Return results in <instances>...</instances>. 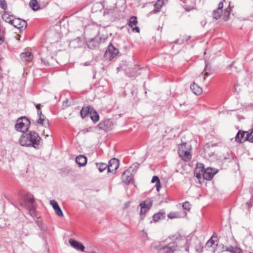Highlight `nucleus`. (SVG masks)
<instances>
[{
    "mask_svg": "<svg viewBox=\"0 0 253 253\" xmlns=\"http://www.w3.org/2000/svg\"><path fill=\"white\" fill-rule=\"evenodd\" d=\"M41 138L38 133L30 131L28 134L22 135L19 140L20 144L22 146H32L37 147L40 143Z\"/></svg>",
    "mask_w": 253,
    "mask_h": 253,
    "instance_id": "nucleus-1",
    "label": "nucleus"
},
{
    "mask_svg": "<svg viewBox=\"0 0 253 253\" xmlns=\"http://www.w3.org/2000/svg\"><path fill=\"white\" fill-rule=\"evenodd\" d=\"M162 243L160 242L154 245V249L157 253H173L178 247V244L176 242L169 243L167 245H163Z\"/></svg>",
    "mask_w": 253,
    "mask_h": 253,
    "instance_id": "nucleus-2",
    "label": "nucleus"
},
{
    "mask_svg": "<svg viewBox=\"0 0 253 253\" xmlns=\"http://www.w3.org/2000/svg\"><path fill=\"white\" fill-rule=\"evenodd\" d=\"M192 146L188 143H183L178 145V154L183 161L187 162L192 158Z\"/></svg>",
    "mask_w": 253,
    "mask_h": 253,
    "instance_id": "nucleus-3",
    "label": "nucleus"
},
{
    "mask_svg": "<svg viewBox=\"0 0 253 253\" xmlns=\"http://www.w3.org/2000/svg\"><path fill=\"white\" fill-rule=\"evenodd\" d=\"M30 125L29 119L26 117H22L17 120L15 128L18 131L24 132L28 129Z\"/></svg>",
    "mask_w": 253,
    "mask_h": 253,
    "instance_id": "nucleus-4",
    "label": "nucleus"
},
{
    "mask_svg": "<svg viewBox=\"0 0 253 253\" xmlns=\"http://www.w3.org/2000/svg\"><path fill=\"white\" fill-rule=\"evenodd\" d=\"M119 53V50L111 43L108 46V49L105 53V56L111 60Z\"/></svg>",
    "mask_w": 253,
    "mask_h": 253,
    "instance_id": "nucleus-5",
    "label": "nucleus"
},
{
    "mask_svg": "<svg viewBox=\"0 0 253 253\" xmlns=\"http://www.w3.org/2000/svg\"><path fill=\"white\" fill-rule=\"evenodd\" d=\"M152 205V201L150 199H148L141 203L139 205L141 207V211L140 212V214H145V213L150 209Z\"/></svg>",
    "mask_w": 253,
    "mask_h": 253,
    "instance_id": "nucleus-6",
    "label": "nucleus"
},
{
    "mask_svg": "<svg viewBox=\"0 0 253 253\" xmlns=\"http://www.w3.org/2000/svg\"><path fill=\"white\" fill-rule=\"evenodd\" d=\"M11 25L20 30H23L27 27V24L26 21L22 19L15 18L12 20Z\"/></svg>",
    "mask_w": 253,
    "mask_h": 253,
    "instance_id": "nucleus-7",
    "label": "nucleus"
},
{
    "mask_svg": "<svg viewBox=\"0 0 253 253\" xmlns=\"http://www.w3.org/2000/svg\"><path fill=\"white\" fill-rule=\"evenodd\" d=\"M119 166V162L116 158L112 159L110 160L108 167V171L109 172L115 173Z\"/></svg>",
    "mask_w": 253,
    "mask_h": 253,
    "instance_id": "nucleus-8",
    "label": "nucleus"
},
{
    "mask_svg": "<svg viewBox=\"0 0 253 253\" xmlns=\"http://www.w3.org/2000/svg\"><path fill=\"white\" fill-rule=\"evenodd\" d=\"M186 214V212L183 209H180L177 211L170 212L168 214V217L170 219L182 218L185 217Z\"/></svg>",
    "mask_w": 253,
    "mask_h": 253,
    "instance_id": "nucleus-9",
    "label": "nucleus"
},
{
    "mask_svg": "<svg viewBox=\"0 0 253 253\" xmlns=\"http://www.w3.org/2000/svg\"><path fill=\"white\" fill-rule=\"evenodd\" d=\"M216 171L210 168H208L203 172V178L205 180H211L215 174Z\"/></svg>",
    "mask_w": 253,
    "mask_h": 253,
    "instance_id": "nucleus-10",
    "label": "nucleus"
},
{
    "mask_svg": "<svg viewBox=\"0 0 253 253\" xmlns=\"http://www.w3.org/2000/svg\"><path fill=\"white\" fill-rule=\"evenodd\" d=\"M247 133V131L239 130L235 136V141L238 143H243L245 141H248V140H245Z\"/></svg>",
    "mask_w": 253,
    "mask_h": 253,
    "instance_id": "nucleus-11",
    "label": "nucleus"
},
{
    "mask_svg": "<svg viewBox=\"0 0 253 253\" xmlns=\"http://www.w3.org/2000/svg\"><path fill=\"white\" fill-rule=\"evenodd\" d=\"M204 165L199 163L194 171V175L200 180L203 176V172L204 171Z\"/></svg>",
    "mask_w": 253,
    "mask_h": 253,
    "instance_id": "nucleus-12",
    "label": "nucleus"
},
{
    "mask_svg": "<svg viewBox=\"0 0 253 253\" xmlns=\"http://www.w3.org/2000/svg\"><path fill=\"white\" fill-rule=\"evenodd\" d=\"M69 243L73 248L77 250L84 252V246L82 243L72 239L69 240Z\"/></svg>",
    "mask_w": 253,
    "mask_h": 253,
    "instance_id": "nucleus-13",
    "label": "nucleus"
},
{
    "mask_svg": "<svg viewBox=\"0 0 253 253\" xmlns=\"http://www.w3.org/2000/svg\"><path fill=\"white\" fill-rule=\"evenodd\" d=\"M50 204L52 206L53 209L57 215L61 217L63 216V213L57 202L54 200H51L50 201Z\"/></svg>",
    "mask_w": 253,
    "mask_h": 253,
    "instance_id": "nucleus-14",
    "label": "nucleus"
},
{
    "mask_svg": "<svg viewBox=\"0 0 253 253\" xmlns=\"http://www.w3.org/2000/svg\"><path fill=\"white\" fill-rule=\"evenodd\" d=\"M100 125L101 126V127H102L103 129L108 131L112 128V127L113 126V124L112 121L110 120H105L102 123L100 124Z\"/></svg>",
    "mask_w": 253,
    "mask_h": 253,
    "instance_id": "nucleus-15",
    "label": "nucleus"
},
{
    "mask_svg": "<svg viewBox=\"0 0 253 253\" xmlns=\"http://www.w3.org/2000/svg\"><path fill=\"white\" fill-rule=\"evenodd\" d=\"M98 38L95 37L87 42V45L88 48L94 49L99 46V42L98 41Z\"/></svg>",
    "mask_w": 253,
    "mask_h": 253,
    "instance_id": "nucleus-16",
    "label": "nucleus"
},
{
    "mask_svg": "<svg viewBox=\"0 0 253 253\" xmlns=\"http://www.w3.org/2000/svg\"><path fill=\"white\" fill-rule=\"evenodd\" d=\"M137 24V21L136 17L132 16L129 20L128 25L129 26L132 28L133 31H135L137 33L139 32V29L138 27L136 26Z\"/></svg>",
    "mask_w": 253,
    "mask_h": 253,
    "instance_id": "nucleus-17",
    "label": "nucleus"
},
{
    "mask_svg": "<svg viewBox=\"0 0 253 253\" xmlns=\"http://www.w3.org/2000/svg\"><path fill=\"white\" fill-rule=\"evenodd\" d=\"M217 237L212 236L211 238L207 242L206 244V247L207 248H210L213 247V249L217 246Z\"/></svg>",
    "mask_w": 253,
    "mask_h": 253,
    "instance_id": "nucleus-18",
    "label": "nucleus"
},
{
    "mask_svg": "<svg viewBox=\"0 0 253 253\" xmlns=\"http://www.w3.org/2000/svg\"><path fill=\"white\" fill-rule=\"evenodd\" d=\"M76 161L80 167H84L86 164L87 158L84 155H80L76 157Z\"/></svg>",
    "mask_w": 253,
    "mask_h": 253,
    "instance_id": "nucleus-19",
    "label": "nucleus"
},
{
    "mask_svg": "<svg viewBox=\"0 0 253 253\" xmlns=\"http://www.w3.org/2000/svg\"><path fill=\"white\" fill-rule=\"evenodd\" d=\"M132 178L131 173H130L129 171L128 170H126L123 172L122 174V179L124 182L128 183L131 181Z\"/></svg>",
    "mask_w": 253,
    "mask_h": 253,
    "instance_id": "nucleus-20",
    "label": "nucleus"
},
{
    "mask_svg": "<svg viewBox=\"0 0 253 253\" xmlns=\"http://www.w3.org/2000/svg\"><path fill=\"white\" fill-rule=\"evenodd\" d=\"M38 124L44 126L45 127H48L49 126V122L47 119L45 118L43 115L39 116V119L37 121Z\"/></svg>",
    "mask_w": 253,
    "mask_h": 253,
    "instance_id": "nucleus-21",
    "label": "nucleus"
},
{
    "mask_svg": "<svg viewBox=\"0 0 253 253\" xmlns=\"http://www.w3.org/2000/svg\"><path fill=\"white\" fill-rule=\"evenodd\" d=\"M93 110V107L91 106L84 107L82 108L81 111V116L83 118L86 117L88 114H91V112Z\"/></svg>",
    "mask_w": 253,
    "mask_h": 253,
    "instance_id": "nucleus-22",
    "label": "nucleus"
},
{
    "mask_svg": "<svg viewBox=\"0 0 253 253\" xmlns=\"http://www.w3.org/2000/svg\"><path fill=\"white\" fill-rule=\"evenodd\" d=\"M190 89L192 90L193 92L196 95L201 94L203 91L202 88L194 83L191 85Z\"/></svg>",
    "mask_w": 253,
    "mask_h": 253,
    "instance_id": "nucleus-23",
    "label": "nucleus"
},
{
    "mask_svg": "<svg viewBox=\"0 0 253 253\" xmlns=\"http://www.w3.org/2000/svg\"><path fill=\"white\" fill-rule=\"evenodd\" d=\"M25 207L34 205L35 200L34 196L31 194H27L25 198Z\"/></svg>",
    "mask_w": 253,
    "mask_h": 253,
    "instance_id": "nucleus-24",
    "label": "nucleus"
},
{
    "mask_svg": "<svg viewBox=\"0 0 253 253\" xmlns=\"http://www.w3.org/2000/svg\"><path fill=\"white\" fill-rule=\"evenodd\" d=\"M165 216H166V213L163 210H162V211H161L160 212H159L157 213H155L153 216V219L155 222H157L160 219H164L165 217Z\"/></svg>",
    "mask_w": 253,
    "mask_h": 253,
    "instance_id": "nucleus-25",
    "label": "nucleus"
},
{
    "mask_svg": "<svg viewBox=\"0 0 253 253\" xmlns=\"http://www.w3.org/2000/svg\"><path fill=\"white\" fill-rule=\"evenodd\" d=\"M164 4V1L163 0H158L156 3L155 4V8L153 10L150 14H154L158 12L160 9Z\"/></svg>",
    "mask_w": 253,
    "mask_h": 253,
    "instance_id": "nucleus-26",
    "label": "nucleus"
},
{
    "mask_svg": "<svg viewBox=\"0 0 253 253\" xmlns=\"http://www.w3.org/2000/svg\"><path fill=\"white\" fill-rule=\"evenodd\" d=\"M20 57L22 60L29 61L32 59L33 56L30 52H25L21 53Z\"/></svg>",
    "mask_w": 253,
    "mask_h": 253,
    "instance_id": "nucleus-27",
    "label": "nucleus"
},
{
    "mask_svg": "<svg viewBox=\"0 0 253 253\" xmlns=\"http://www.w3.org/2000/svg\"><path fill=\"white\" fill-rule=\"evenodd\" d=\"M13 16L10 15L9 13L7 12H5L2 15V18L6 22L12 24V20L14 19H12Z\"/></svg>",
    "mask_w": 253,
    "mask_h": 253,
    "instance_id": "nucleus-28",
    "label": "nucleus"
},
{
    "mask_svg": "<svg viewBox=\"0 0 253 253\" xmlns=\"http://www.w3.org/2000/svg\"><path fill=\"white\" fill-rule=\"evenodd\" d=\"M90 118L94 123H96L99 121V115L97 112L93 108V110L91 112Z\"/></svg>",
    "mask_w": 253,
    "mask_h": 253,
    "instance_id": "nucleus-29",
    "label": "nucleus"
},
{
    "mask_svg": "<svg viewBox=\"0 0 253 253\" xmlns=\"http://www.w3.org/2000/svg\"><path fill=\"white\" fill-rule=\"evenodd\" d=\"M151 182L152 183H155V182L156 183V187L157 190L158 191H159L160 189L161 188V182H160L159 177L157 176H153L152 179L151 180Z\"/></svg>",
    "mask_w": 253,
    "mask_h": 253,
    "instance_id": "nucleus-30",
    "label": "nucleus"
},
{
    "mask_svg": "<svg viewBox=\"0 0 253 253\" xmlns=\"http://www.w3.org/2000/svg\"><path fill=\"white\" fill-rule=\"evenodd\" d=\"M26 208L28 210L29 214L31 216L34 217L36 216V208L35 205L28 206Z\"/></svg>",
    "mask_w": 253,
    "mask_h": 253,
    "instance_id": "nucleus-31",
    "label": "nucleus"
},
{
    "mask_svg": "<svg viewBox=\"0 0 253 253\" xmlns=\"http://www.w3.org/2000/svg\"><path fill=\"white\" fill-rule=\"evenodd\" d=\"M29 5L34 10H37L40 8L38 1L36 0H31Z\"/></svg>",
    "mask_w": 253,
    "mask_h": 253,
    "instance_id": "nucleus-32",
    "label": "nucleus"
},
{
    "mask_svg": "<svg viewBox=\"0 0 253 253\" xmlns=\"http://www.w3.org/2000/svg\"><path fill=\"white\" fill-rule=\"evenodd\" d=\"M247 131L248 133H247V136H246V139L245 140H248V141L253 143V128Z\"/></svg>",
    "mask_w": 253,
    "mask_h": 253,
    "instance_id": "nucleus-33",
    "label": "nucleus"
},
{
    "mask_svg": "<svg viewBox=\"0 0 253 253\" xmlns=\"http://www.w3.org/2000/svg\"><path fill=\"white\" fill-rule=\"evenodd\" d=\"M222 13V11H218L217 9L214 10L213 11V18L216 20L218 19L221 17Z\"/></svg>",
    "mask_w": 253,
    "mask_h": 253,
    "instance_id": "nucleus-34",
    "label": "nucleus"
},
{
    "mask_svg": "<svg viewBox=\"0 0 253 253\" xmlns=\"http://www.w3.org/2000/svg\"><path fill=\"white\" fill-rule=\"evenodd\" d=\"M139 164L138 163H134L129 168V169L127 170L128 171H129V172L130 171H132V172H135V171H136L137 170V169L139 168Z\"/></svg>",
    "mask_w": 253,
    "mask_h": 253,
    "instance_id": "nucleus-35",
    "label": "nucleus"
},
{
    "mask_svg": "<svg viewBox=\"0 0 253 253\" xmlns=\"http://www.w3.org/2000/svg\"><path fill=\"white\" fill-rule=\"evenodd\" d=\"M98 167V170L100 172L103 171L107 167V165L105 163H96Z\"/></svg>",
    "mask_w": 253,
    "mask_h": 253,
    "instance_id": "nucleus-36",
    "label": "nucleus"
},
{
    "mask_svg": "<svg viewBox=\"0 0 253 253\" xmlns=\"http://www.w3.org/2000/svg\"><path fill=\"white\" fill-rule=\"evenodd\" d=\"M231 253H243V251L240 248L233 247Z\"/></svg>",
    "mask_w": 253,
    "mask_h": 253,
    "instance_id": "nucleus-37",
    "label": "nucleus"
},
{
    "mask_svg": "<svg viewBox=\"0 0 253 253\" xmlns=\"http://www.w3.org/2000/svg\"><path fill=\"white\" fill-rule=\"evenodd\" d=\"M183 209L187 210H190L191 209V205L188 202H185L182 205Z\"/></svg>",
    "mask_w": 253,
    "mask_h": 253,
    "instance_id": "nucleus-38",
    "label": "nucleus"
},
{
    "mask_svg": "<svg viewBox=\"0 0 253 253\" xmlns=\"http://www.w3.org/2000/svg\"><path fill=\"white\" fill-rule=\"evenodd\" d=\"M208 66L207 65H206V66L205 67V73L204 74V78H203V81H204L206 80V77L209 76L210 75H211V73L207 71L208 70Z\"/></svg>",
    "mask_w": 253,
    "mask_h": 253,
    "instance_id": "nucleus-39",
    "label": "nucleus"
},
{
    "mask_svg": "<svg viewBox=\"0 0 253 253\" xmlns=\"http://www.w3.org/2000/svg\"><path fill=\"white\" fill-rule=\"evenodd\" d=\"M0 6L3 9H5L6 8V2L5 0H0Z\"/></svg>",
    "mask_w": 253,
    "mask_h": 253,
    "instance_id": "nucleus-40",
    "label": "nucleus"
},
{
    "mask_svg": "<svg viewBox=\"0 0 253 253\" xmlns=\"http://www.w3.org/2000/svg\"><path fill=\"white\" fill-rule=\"evenodd\" d=\"M184 8L185 9L186 11H189L190 10H192L193 9H194L195 8V5H193L192 6H187L186 5H185L184 6Z\"/></svg>",
    "mask_w": 253,
    "mask_h": 253,
    "instance_id": "nucleus-41",
    "label": "nucleus"
},
{
    "mask_svg": "<svg viewBox=\"0 0 253 253\" xmlns=\"http://www.w3.org/2000/svg\"><path fill=\"white\" fill-rule=\"evenodd\" d=\"M223 7V2H220L219 4H218V8L216 9H217V10L218 11H222V8Z\"/></svg>",
    "mask_w": 253,
    "mask_h": 253,
    "instance_id": "nucleus-42",
    "label": "nucleus"
},
{
    "mask_svg": "<svg viewBox=\"0 0 253 253\" xmlns=\"http://www.w3.org/2000/svg\"><path fill=\"white\" fill-rule=\"evenodd\" d=\"M230 8H227L225 10V16H224V17H226L227 15L229 16V14H230Z\"/></svg>",
    "mask_w": 253,
    "mask_h": 253,
    "instance_id": "nucleus-43",
    "label": "nucleus"
},
{
    "mask_svg": "<svg viewBox=\"0 0 253 253\" xmlns=\"http://www.w3.org/2000/svg\"><path fill=\"white\" fill-rule=\"evenodd\" d=\"M42 62H43L45 65H49L48 60L45 58H41Z\"/></svg>",
    "mask_w": 253,
    "mask_h": 253,
    "instance_id": "nucleus-44",
    "label": "nucleus"
},
{
    "mask_svg": "<svg viewBox=\"0 0 253 253\" xmlns=\"http://www.w3.org/2000/svg\"><path fill=\"white\" fill-rule=\"evenodd\" d=\"M233 246H230V247H227V248H226V249L225 250V251H228V252H230V253H231V251H232V249H233Z\"/></svg>",
    "mask_w": 253,
    "mask_h": 253,
    "instance_id": "nucleus-45",
    "label": "nucleus"
},
{
    "mask_svg": "<svg viewBox=\"0 0 253 253\" xmlns=\"http://www.w3.org/2000/svg\"><path fill=\"white\" fill-rule=\"evenodd\" d=\"M37 113H38L39 117L41 115H42V111L40 109L37 110Z\"/></svg>",
    "mask_w": 253,
    "mask_h": 253,
    "instance_id": "nucleus-46",
    "label": "nucleus"
},
{
    "mask_svg": "<svg viewBox=\"0 0 253 253\" xmlns=\"http://www.w3.org/2000/svg\"><path fill=\"white\" fill-rule=\"evenodd\" d=\"M4 42V38L2 37H0V45Z\"/></svg>",
    "mask_w": 253,
    "mask_h": 253,
    "instance_id": "nucleus-47",
    "label": "nucleus"
},
{
    "mask_svg": "<svg viewBox=\"0 0 253 253\" xmlns=\"http://www.w3.org/2000/svg\"><path fill=\"white\" fill-rule=\"evenodd\" d=\"M40 106H41L40 104H38L36 105V108H37V110L40 109Z\"/></svg>",
    "mask_w": 253,
    "mask_h": 253,
    "instance_id": "nucleus-48",
    "label": "nucleus"
},
{
    "mask_svg": "<svg viewBox=\"0 0 253 253\" xmlns=\"http://www.w3.org/2000/svg\"><path fill=\"white\" fill-rule=\"evenodd\" d=\"M16 37H17V39H18V40H20V35H17L16 36Z\"/></svg>",
    "mask_w": 253,
    "mask_h": 253,
    "instance_id": "nucleus-49",
    "label": "nucleus"
},
{
    "mask_svg": "<svg viewBox=\"0 0 253 253\" xmlns=\"http://www.w3.org/2000/svg\"><path fill=\"white\" fill-rule=\"evenodd\" d=\"M43 134H44V135H45V137H46V136H48V135H47V134H46V135L45 134V131H44V130L43 131Z\"/></svg>",
    "mask_w": 253,
    "mask_h": 253,
    "instance_id": "nucleus-50",
    "label": "nucleus"
},
{
    "mask_svg": "<svg viewBox=\"0 0 253 253\" xmlns=\"http://www.w3.org/2000/svg\"><path fill=\"white\" fill-rule=\"evenodd\" d=\"M182 240L183 242L184 241L185 243L187 242V241L185 240H184L183 239Z\"/></svg>",
    "mask_w": 253,
    "mask_h": 253,
    "instance_id": "nucleus-51",
    "label": "nucleus"
},
{
    "mask_svg": "<svg viewBox=\"0 0 253 253\" xmlns=\"http://www.w3.org/2000/svg\"><path fill=\"white\" fill-rule=\"evenodd\" d=\"M92 253H94V252H92Z\"/></svg>",
    "mask_w": 253,
    "mask_h": 253,
    "instance_id": "nucleus-52",
    "label": "nucleus"
}]
</instances>
